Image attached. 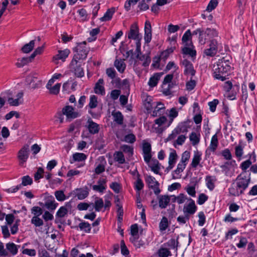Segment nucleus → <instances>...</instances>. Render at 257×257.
<instances>
[{
  "label": "nucleus",
  "instance_id": "nucleus-1",
  "mask_svg": "<svg viewBox=\"0 0 257 257\" xmlns=\"http://www.w3.org/2000/svg\"><path fill=\"white\" fill-rule=\"evenodd\" d=\"M250 180L249 177L244 174H240L236 179V183H232L229 188V194L234 196L242 194L248 187Z\"/></svg>",
  "mask_w": 257,
  "mask_h": 257
},
{
  "label": "nucleus",
  "instance_id": "nucleus-2",
  "mask_svg": "<svg viewBox=\"0 0 257 257\" xmlns=\"http://www.w3.org/2000/svg\"><path fill=\"white\" fill-rule=\"evenodd\" d=\"M230 62L225 58L219 59L214 65L213 76L215 79L223 81L226 79L225 74L230 69Z\"/></svg>",
  "mask_w": 257,
  "mask_h": 257
},
{
  "label": "nucleus",
  "instance_id": "nucleus-3",
  "mask_svg": "<svg viewBox=\"0 0 257 257\" xmlns=\"http://www.w3.org/2000/svg\"><path fill=\"white\" fill-rule=\"evenodd\" d=\"M86 41L77 43V46L73 49L74 54L72 60H84L87 58L90 49L86 46Z\"/></svg>",
  "mask_w": 257,
  "mask_h": 257
},
{
  "label": "nucleus",
  "instance_id": "nucleus-4",
  "mask_svg": "<svg viewBox=\"0 0 257 257\" xmlns=\"http://www.w3.org/2000/svg\"><path fill=\"white\" fill-rule=\"evenodd\" d=\"M145 181L150 189L153 190L154 194L158 196L161 192L159 188L160 183L156 180L155 177L151 175H147L145 177Z\"/></svg>",
  "mask_w": 257,
  "mask_h": 257
},
{
  "label": "nucleus",
  "instance_id": "nucleus-5",
  "mask_svg": "<svg viewBox=\"0 0 257 257\" xmlns=\"http://www.w3.org/2000/svg\"><path fill=\"white\" fill-rule=\"evenodd\" d=\"M70 68L71 72L74 74L76 77L81 78L84 76L83 68L81 67V64L78 61L72 60L70 64Z\"/></svg>",
  "mask_w": 257,
  "mask_h": 257
},
{
  "label": "nucleus",
  "instance_id": "nucleus-6",
  "mask_svg": "<svg viewBox=\"0 0 257 257\" xmlns=\"http://www.w3.org/2000/svg\"><path fill=\"white\" fill-rule=\"evenodd\" d=\"M218 42L215 39H212L210 41L209 48L204 50V53L208 56L213 57L215 56L218 51Z\"/></svg>",
  "mask_w": 257,
  "mask_h": 257
},
{
  "label": "nucleus",
  "instance_id": "nucleus-7",
  "mask_svg": "<svg viewBox=\"0 0 257 257\" xmlns=\"http://www.w3.org/2000/svg\"><path fill=\"white\" fill-rule=\"evenodd\" d=\"M127 37L129 39L135 40L136 42H138L139 40L140 42L141 41L142 37L140 35L139 27L137 24L134 23L131 25Z\"/></svg>",
  "mask_w": 257,
  "mask_h": 257
},
{
  "label": "nucleus",
  "instance_id": "nucleus-8",
  "mask_svg": "<svg viewBox=\"0 0 257 257\" xmlns=\"http://www.w3.org/2000/svg\"><path fill=\"white\" fill-rule=\"evenodd\" d=\"M188 200L190 201V202L184 206L183 211L185 215L190 217V215H193L195 213L197 208L193 200L191 198H189Z\"/></svg>",
  "mask_w": 257,
  "mask_h": 257
},
{
  "label": "nucleus",
  "instance_id": "nucleus-9",
  "mask_svg": "<svg viewBox=\"0 0 257 257\" xmlns=\"http://www.w3.org/2000/svg\"><path fill=\"white\" fill-rule=\"evenodd\" d=\"M143 152L144 161L146 163H149L152 158L151 145L149 143L145 142L143 144Z\"/></svg>",
  "mask_w": 257,
  "mask_h": 257
},
{
  "label": "nucleus",
  "instance_id": "nucleus-10",
  "mask_svg": "<svg viewBox=\"0 0 257 257\" xmlns=\"http://www.w3.org/2000/svg\"><path fill=\"white\" fill-rule=\"evenodd\" d=\"M182 64L185 67L184 74L185 75L190 74L191 76H194L195 70L194 69L192 63L187 59H184L182 62Z\"/></svg>",
  "mask_w": 257,
  "mask_h": 257
},
{
  "label": "nucleus",
  "instance_id": "nucleus-11",
  "mask_svg": "<svg viewBox=\"0 0 257 257\" xmlns=\"http://www.w3.org/2000/svg\"><path fill=\"white\" fill-rule=\"evenodd\" d=\"M63 114L65 115L67 118L74 119L78 117V113L74 111L72 106L67 105L62 110Z\"/></svg>",
  "mask_w": 257,
  "mask_h": 257
},
{
  "label": "nucleus",
  "instance_id": "nucleus-12",
  "mask_svg": "<svg viewBox=\"0 0 257 257\" xmlns=\"http://www.w3.org/2000/svg\"><path fill=\"white\" fill-rule=\"evenodd\" d=\"M29 146L28 145L24 146L18 152V158L23 162H26L29 157Z\"/></svg>",
  "mask_w": 257,
  "mask_h": 257
},
{
  "label": "nucleus",
  "instance_id": "nucleus-13",
  "mask_svg": "<svg viewBox=\"0 0 257 257\" xmlns=\"http://www.w3.org/2000/svg\"><path fill=\"white\" fill-rule=\"evenodd\" d=\"M58 52V53L57 55L53 56L54 61L60 60L64 62L70 53V50L68 49H66L64 50H59Z\"/></svg>",
  "mask_w": 257,
  "mask_h": 257
},
{
  "label": "nucleus",
  "instance_id": "nucleus-14",
  "mask_svg": "<svg viewBox=\"0 0 257 257\" xmlns=\"http://www.w3.org/2000/svg\"><path fill=\"white\" fill-rule=\"evenodd\" d=\"M87 123V127L90 134L94 135L99 132V126L97 123L94 122L92 119H89Z\"/></svg>",
  "mask_w": 257,
  "mask_h": 257
},
{
  "label": "nucleus",
  "instance_id": "nucleus-15",
  "mask_svg": "<svg viewBox=\"0 0 257 257\" xmlns=\"http://www.w3.org/2000/svg\"><path fill=\"white\" fill-rule=\"evenodd\" d=\"M104 81L102 78H100L96 83L94 87V91L96 94L103 95L105 94V88L103 86Z\"/></svg>",
  "mask_w": 257,
  "mask_h": 257
},
{
  "label": "nucleus",
  "instance_id": "nucleus-16",
  "mask_svg": "<svg viewBox=\"0 0 257 257\" xmlns=\"http://www.w3.org/2000/svg\"><path fill=\"white\" fill-rule=\"evenodd\" d=\"M165 109V107L164 105L161 102H159L157 103V106L155 107L154 110H153L151 115L153 117H156L158 116H160L162 114H163Z\"/></svg>",
  "mask_w": 257,
  "mask_h": 257
},
{
  "label": "nucleus",
  "instance_id": "nucleus-17",
  "mask_svg": "<svg viewBox=\"0 0 257 257\" xmlns=\"http://www.w3.org/2000/svg\"><path fill=\"white\" fill-rule=\"evenodd\" d=\"M74 192L75 196L77 197L79 200L85 199L88 196L89 194V192L87 191V188L85 189L83 188H77L75 189Z\"/></svg>",
  "mask_w": 257,
  "mask_h": 257
},
{
  "label": "nucleus",
  "instance_id": "nucleus-18",
  "mask_svg": "<svg viewBox=\"0 0 257 257\" xmlns=\"http://www.w3.org/2000/svg\"><path fill=\"white\" fill-rule=\"evenodd\" d=\"M170 201V198L168 195H160L159 198V205L161 208H165Z\"/></svg>",
  "mask_w": 257,
  "mask_h": 257
},
{
  "label": "nucleus",
  "instance_id": "nucleus-19",
  "mask_svg": "<svg viewBox=\"0 0 257 257\" xmlns=\"http://www.w3.org/2000/svg\"><path fill=\"white\" fill-rule=\"evenodd\" d=\"M70 206V203L67 202L66 203L65 206H61L57 211L56 214V218H62L64 217L68 212V210L67 208V206Z\"/></svg>",
  "mask_w": 257,
  "mask_h": 257
},
{
  "label": "nucleus",
  "instance_id": "nucleus-20",
  "mask_svg": "<svg viewBox=\"0 0 257 257\" xmlns=\"http://www.w3.org/2000/svg\"><path fill=\"white\" fill-rule=\"evenodd\" d=\"M73 228L78 229V228L81 230L84 231L86 233H89L91 231V225L87 222H81L78 225V226H75Z\"/></svg>",
  "mask_w": 257,
  "mask_h": 257
},
{
  "label": "nucleus",
  "instance_id": "nucleus-21",
  "mask_svg": "<svg viewBox=\"0 0 257 257\" xmlns=\"http://www.w3.org/2000/svg\"><path fill=\"white\" fill-rule=\"evenodd\" d=\"M161 75V73H155L152 77L150 78L148 82L149 85L151 87L156 86L157 85Z\"/></svg>",
  "mask_w": 257,
  "mask_h": 257
},
{
  "label": "nucleus",
  "instance_id": "nucleus-22",
  "mask_svg": "<svg viewBox=\"0 0 257 257\" xmlns=\"http://www.w3.org/2000/svg\"><path fill=\"white\" fill-rule=\"evenodd\" d=\"M178 111L176 107H173L169 110V120L168 122L167 126H169L174 120V119L178 116Z\"/></svg>",
  "mask_w": 257,
  "mask_h": 257
},
{
  "label": "nucleus",
  "instance_id": "nucleus-23",
  "mask_svg": "<svg viewBox=\"0 0 257 257\" xmlns=\"http://www.w3.org/2000/svg\"><path fill=\"white\" fill-rule=\"evenodd\" d=\"M178 237H177V240H176L175 238H171L166 243H164V245L165 246L168 247L169 249H176V250H177V248L178 246Z\"/></svg>",
  "mask_w": 257,
  "mask_h": 257
},
{
  "label": "nucleus",
  "instance_id": "nucleus-24",
  "mask_svg": "<svg viewBox=\"0 0 257 257\" xmlns=\"http://www.w3.org/2000/svg\"><path fill=\"white\" fill-rule=\"evenodd\" d=\"M114 13V8L109 9L104 14V16L100 18L101 22H105L110 21Z\"/></svg>",
  "mask_w": 257,
  "mask_h": 257
},
{
  "label": "nucleus",
  "instance_id": "nucleus-25",
  "mask_svg": "<svg viewBox=\"0 0 257 257\" xmlns=\"http://www.w3.org/2000/svg\"><path fill=\"white\" fill-rule=\"evenodd\" d=\"M114 66L116 67L118 72L122 73L124 72L126 65L122 60L116 59L114 62Z\"/></svg>",
  "mask_w": 257,
  "mask_h": 257
},
{
  "label": "nucleus",
  "instance_id": "nucleus-26",
  "mask_svg": "<svg viewBox=\"0 0 257 257\" xmlns=\"http://www.w3.org/2000/svg\"><path fill=\"white\" fill-rule=\"evenodd\" d=\"M100 159H101V163L98 165L95 169V173L96 174H100L105 171V165L106 164L105 158L104 157H101Z\"/></svg>",
  "mask_w": 257,
  "mask_h": 257
},
{
  "label": "nucleus",
  "instance_id": "nucleus-27",
  "mask_svg": "<svg viewBox=\"0 0 257 257\" xmlns=\"http://www.w3.org/2000/svg\"><path fill=\"white\" fill-rule=\"evenodd\" d=\"M19 247H20L19 245L18 246L13 242H9L6 244V248L13 255L18 253Z\"/></svg>",
  "mask_w": 257,
  "mask_h": 257
},
{
  "label": "nucleus",
  "instance_id": "nucleus-28",
  "mask_svg": "<svg viewBox=\"0 0 257 257\" xmlns=\"http://www.w3.org/2000/svg\"><path fill=\"white\" fill-rule=\"evenodd\" d=\"M32 60L33 59L31 58V56L29 57H23L18 59L16 65L18 68H21L31 62Z\"/></svg>",
  "mask_w": 257,
  "mask_h": 257
},
{
  "label": "nucleus",
  "instance_id": "nucleus-29",
  "mask_svg": "<svg viewBox=\"0 0 257 257\" xmlns=\"http://www.w3.org/2000/svg\"><path fill=\"white\" fill-rule=\"evenodd\" d=\"M58 205V203L55 202L54 198H53V200H48L45 203V207L50 211H54Z\"/></svg>",
  "mask_w": 257,
  "mask_h": 257
},
{
  "label": "nucleus",
  "instance_id": "nucleus-30",
  "mask_svg": "<svg viewBox=\"0 0 257 257\" xmlns=\"http://www.w3.org/2000/svg\"><path fill=\"white\" fill-rule=\"evenodd\" d=\"M201 160V154L198 152L195 153L191 163L192 167L196 168L199 164Z\"/></svg>",
  "mask_w": 257,
  "mask_h": 257
},
{
  "label": "nucleus",
  "instance_id": "nucleus-31",
  "mask_svg": "<svg viewBox=\"0 0 257 257\" xmlns=\"http://www.w3.org/2000/svg\"><path fill=\"white\" fill-rule=\"evenodd\" d=\"M174 50V48L171 47L166 49L165 51H162L159 57L161 60L165 62L169 56L170 54L172 53Z\"/></svg>",
  "mask_w": 257,
  "mask_h": 257
},
{
  "label": "nucleus",
  "instance_id": "nucleus-32",
  "mask_svg": "<svg viewBox=\"0 0 257 257\" xmlns=\"http://www.w3.org/2000/svg\"><path fill=\"white\" fill-rule=\"evenodd\" d=\"M218 145V138L217 134H216L214 135L211 138V143L209 148L212 152H214L216 150Z\"/></svg>",
  "mask_w": 257,
  "mask_h": 257
},
{
  "label": "nucleus",
  "instance_id": "nucleus-33",
  "mask_svg": "<svg viewBox=\"0 0 257 257\" xmlns=\"http://www.w3.org/2000/svg\"><path fill=\"white\" fill-rule=\"evenodd\" d=\"M113 120L118 124L121 125L123 123V116L122 113L118 111L116 112L112 113Z\"/></svg>",
  "mask_w": 257,
  "mask_h": 257
},
{
  "label": "nucleus",
  "instance_id": "nucleus-34",
  "mask_svg": "<svg viewBox=\"0 0 257 257\" xmlns=\"http://www.w3.org/2000/svg\"><path fill=\"white\" fill-rule=\"evenodd\" d=\"M152 163H151L149 167L151 168V170L156 174H158L159 173V170L160 169V163L159 161L157 159L152 160Z\"/></svg>",
  "mask_w": 257,
  "mask_h": 257
},
{
  "label": "nucleus",
  "instance_id": "nucleus-35",
  "mask_svg": "<svg viewBox=\"0 0 257 257\" xmlns=\"http://www.w3.org/2000/svg\"><path fill=\"white\" fill-rule=\"evenodd\" d=\"M35 40L31 41L29 43L25 44L22 48V51L25 53H28L31 51L35 45Z\"/></svg>",
  "mask_w": 257,
  "mask_h": 257
},
{
  "label": "nucleus",
  "instance_id": "nucleus-36",
  "mask_svg": "<svg viewBox=\"0 0 257 257\" xmlns=\"http://www.w3.org/2000/svg\"><path fill=\"white\" fill-rule=\"evenodd\" d=\"M158 254L160 257H168L172 255L171 251L166 247H161L158 251Z\"/></svg>",
  "mask_w": 257,
  "mask_h": 257
},
{
  "label": "nucleus",
  "instance_id": "nucleus-37",
  "mask_svg": "<svg viewBox=\"0 0 257 257\" xmlns=\"http://www.w3.org/2000/svg\"><path fill=\"white\" fill-rule=\"evenodd\" d=\"M114 159L119 164H122L125 163V158L121 152H116L114 154Z\"/></svg>",
  "mask_w": 257,
  "mask_h": 257
},
{
  "label": "nucleus",
  "instance_id": "nucleus-38",
  "mask_svg": "<svg viewBox=\"0 0 257 257\" xmlns=\"http://www.w3.org/2000/svg\"><path fill=\"white\" fill-rule=\"evenodd\" d=\"M205 35H206L208 38H212L217 36L218 33L215 29L213 28H207L204 31Z\"/></svg>",
  "mask_w": 257,
  "mask_h": 257
},
{
  "label": "nucleus",
  "instance_id": "nucleus-39",
  "mask_svg": "<svg viewBox=\"0 0 257 257\" xmlns=\"http://www.w3.org/2000/svg\"><path fill=\"white\" fill-rule=\"evenodd\" d=\"M205 181L207 188L210 191L213 190L215 187V185L214 183V180L213 179L212 177L211 176H207L205 178Z\"/></svg>",
  "mask_w": 257,
  "mask_h": 257
},
{
  "label": "nucleus",
  "instance_id": "nucleus-40",
  "mask_svg": "<svg viewBox=\"0 0 257 257\" xmlns=\"http://www.w3.org/2000/svg\"><path fill=\"white\" fill-rule=\"evenodd\" d=\"M137 59L141 61H143V65L145 67L149 66L151 62V58L149 55H141Z\"/></svg>",
  "mask_w": 257,
  "mask_h": 257
},
{
  "label": "nucleus",
  "instance_id": "nucleus-41",
  "mask_svg": "<svg viewBox=\"0 0 257 257\" xmlns=\"http://www.w3.org/2000/svg\"><path fill=\"white\" fill-rule=\"evenodd\" d=\"M56 199L59 201H63L68 198L64 194L63 190H57L54 193Z\"/></svg>",
  "mask_w": 257,
  "mask_h": 257
},
{
  "label": "nucleus",
  "instance_id": "nucleus-42",
  "mask_svg": "<svg viewBox=\"0 0 257 257\" xmlns=\"http://www.w3.org/2000/svg\"><path fill=\"white\" fill-rule=\"evenodd\" d=\"M168 226L169 223L168 218L165 216L163 217L159 223L160 230L161 231H164L168 228Z\"/></svg>",
  "mask_w": 257,
  "mask_h": 257
},
{
  "label": "nucleus",
  "instance_id": "nucleus-43",
  "mask_svg": "<svg viewBox=\"0 0 257 257\" xmlns=\"http://www.w3.org/2000/svg\"><path fill=\"white\" fill-rule=\"evenodd\" d=\"M33 183V179L29 176H24L22 178V183L19 184L22 187V186H26L31 185Z\"/></svg>",
  "mask_w": 257,
  "mask_h": 257
},
{
  "label": "nucleus",
  "instance_id": "nucleus-44",
  "mask_svg": "<svg viewBox=\"0 0 257 257\" xmlns=\"http://www.w3.org/2000/svg\"><path fill=\"white\" fill-rule=\"evenodd\" d=\"M144 184L140 178H138L137 181L135 183V189L138 193L139 196L140 195V191L144 188Z\"/></svg>",
  "mask_w": 257,
  "mask_h": 257
},
{
  "label": "nucleus",
  "instance_id": "nucleus-45",
  "mask_svg": "<svg viewBox=\"0 0 257 257\" xmlns=\"http://www.w3.org/2000/svg\"><path fill=\"white\" fill-rule=\"evenodd\" d=\"M232 89L231 94H230L228 97L230 99L233 100L235 99V96L239 92V85L238 84L233 85Z\"/></svg>",
  "mask_w": 257,
  "mask_h": 257
},
{
  "label": "nucleus",
  "instance_id": "nucleus-46",
  "mask_svg": "<svg viewBox=\"0 0 257 257\" xmlns=\"http://www.w3.org/2000/svg\"><path fill=\"white\" fill-rule=\"evenodd\" d=\"M31 222L36 227H40L44 224L43 221L39 216H33L31 219Z\"/></svg>",
  "mask_w": 257,
  "mask_h": 257
},
{
  "label": "nucleus",
  "instance_id": "nucleus-47",
  "mask_svg": "<svg viewBox=\"0 0 257 257\" xmlns=\"http://www.w3.org/2000/svg\"><path fill=\"white\" fill-rule=\"evenodd\" d=\"M98 105L97 97L94 95H91L88 106L90 108H94Z\"/></svg>",
  "mask_w": 257,
  "mask_h": 257
},
{
  "label": "nucleus",
  "instance_id": "nucleus-48",
  "mask_svg": "<svg viewBox=\"0 0 257 257\" xmlns=\"http://www.w3.org/2000/svg\"><path fill=\"white\" fill-rule=\"evenodd\" d=\"M74 161H83L86 160V156L83 153H76L73 155Z\"/></svg>",
  "mask_w": 257,
  "mask_h": 257
},
{
  "label": "nucleus",
  "instance_id": "nucleus-49",
  "mask_svg": "<svg viewBox=\"0 0 257 257\" xmlns=\"http://www.w3.org/2000/svg\"><path fill=\"white\" fill-rule=\"evenodd\" d=\"M177 159V155L176 151L173 150L170 153L169 157V164L175 165Z\"/></svg>",
  "mask_w": 257,
  "mask_h": 257
},
{
  "label": "nucleus",
  "instance_id": "nucleus-50",
  "mask_svg": "<svg viewBox=\"0 0 257 257\" xmlns=\"http://www.w3.org/2000/svg\"><path fill=\"white\" fill-rule=\"evenodd\" d=\"M189 138L190 141L192 142V144L193 146H195L199 143L200 139L197 134L194 132H192L190 134Z\"/></svg>",
  "mask_w": 257,
  "mask_h": 257
},
{
  "label": "nucleus",
  "instance_id": "nucleus-51",
  "mask_svg": "<svg viewBox=\"0 0 257 257\" xmlns=\"http://www.w3.org/2000/svg\"><path fill=\"white\" fill-rule=\"evenodd\" d=\"M61 86L60 83H57L53 87L51 86L49 88H47L49 90L50 93L52 94H57L59 93L60 91V88Z\"/></svg>",
  "mask_w": 257,
  "mask_h": 257
},
{
  "label": "nucleus",
  "instance_id": "nucleus-52",
  "mask_svg": "<svg viewBox=\"0 0 257 257\" xmlns=\"http://www.w3.org/2000/svg\"><path fill=\"white\" fill-rule=\"evenodd\" d=\"M104 203L102 198H99L95 201L94 208L96 211H100Z\"/></svg>",
  "mask_w": 257,
  "mask_h": 257
},
{
  "label": "nucleus",
  "instance_id": "nucleus-53",
  "mask_svg": "<svg viewBox=\"0 0 257 257\" xmlns=\"http://www.w3.org/2000/svg\"><path fill=\"white\" fill-rule=\"evenodd\" d=\"M31 212L34 216H40L43 214V209L39 206H34L31 209Z\"/></svg>",
  "mask_w": 257,
  "mask_h": 257
},
{
  "label": "nucleus",
  "instance_id": "nucleus-54",
  "mask_svg": "<svg viewBox=\"0 0 257 257\" xmlns=\"http://www.w3.org/2000/svg\"><path fill=\"white\" fill-rule=\"evenodd\" d=\"M120 149L123 152L127 153L129 156H132L133 155V148L128 145H122Z\"/></svg>",
  "mask_w": 257,
  "mask_h": 257
},
{
  "label": "nucleus",
  "instance_id": "nucleus-55",
  "mask_svg": "<svg viewBox=\"0 0 257 257\" xmlns=\"http://www.w3.org/2000/svg\"><path fill=\"white\" fill-rule=\"evenodd\" d=\"M208 196L207 195L204 193H201L198 196L197 202L199 205H202L208 200Z\"/></svg>",
  "mask_w": 257,
  "mask_h": 257
},
{
  "label": "nucleus",
  "instance_id": "nucleus-56",
  "mask_svg": "<svg viewBox=\"0 0 257 257\" xmlns=\"http://www.w3.org/2000/svg\"><path fill=\"white\" fill-rule=\"evenodd\" d=\"M183 53L185 54L189 55L191 57H194L196 55V52L195 50H193L189 47H184L182 49Z\"/></svg>",
  "mask_w": 257,
  "mask_h": 257
},
{
  "label": "nucleus",
  "instance_id": "nucleus-57",
  "mask_svg": "<svg viewBox=\"0 0 257 257\" xmlns=\"http://www.w3.org/2000/svg\"><path fill=\"white\" fill-rule=\"evenodd\" d=\"M167 122V119L166 116H162L155 120V123L158 124L159 126L165 124Z\"/></svg>",
  "mask_w": 257,
  "mask_h": 257
},
{
  "label": "nucleus",
  "instance_id": "nucleus-58",
  "mask_svg": "<svg viewBox=\"0 0 257 257\" xmlns=\"http://www.w3.org/2000/svg\"><path fill=\"white\" fill-rule=\"evenodd\" d=\"M221 155L225 160H230L232 159V155L228 149H225L221 153Z\"/></svg>",
  "mask_w": 257,
  "mask_h": 257
},
{
  "label": "nucleus",
  "instance_id": "nucleus-59",
  "mask_svg": "<svg viewBox=\"0 0 257 257\" xmlns=\"http://www.w3.org/2000/svg\"><path fill=\"white\" fill-rule=\"evenodd\" d=\"M120 248H121V253L123 255H127L129 254V250L127 249L126 246L125 244L124 241L123 240H121L120 241Z\"/></svg>",
  "mask_w": 257,
  "mask_h": 257
},
{
  "label": "nucleus",
  "instance_id": "nucleus-60",
  "mask_svg": "<svg viewBox=\"0 0 257 257\" xmlns=\"http://www.w3.org/2000/svg\"><path fill=\"white\" fill-rule=\"evenodd\" d=\"M217 0H211L207 7L206 10L208 12L212 11L217 7Z\"/></svg>",
  "mask_w": 257,
  "mask_h": 257
},
{
  "label": "nucleus",
  "instance_id": "nucleus-61",
  "mask_svg": "<svg viewBox=\"0 0 257 257\" xmlns=\"http://www.w3.org/2000/svg\"><path fill=\"white\" fill-rule=\"evenodd\" d=\"M106 74L111 79H114L116 75V72L113 68H108L106 70Z\"/></svg>",
  "mask_w": 257,
  "mask_h": 257
},
{
  "label": "nucleus",
  "instance_id": "nucleus-62",
  "mask_svg": "<svg viewBox=\"0 0 257 257\" xmlns=\"http://www.w3.org/2000/svg\"><path fill=\"white\" fill-rule=\"evenodd\" d=\"M198 216L199 217L198 225L200 226H202L204 224L206 219L204 213L202 211L199 212Z\"/></svg>",
  "mask_w": 257,
  "mask_h": 257
},
{
  "label": "nucleus",
  "instance_id": "nucleus-63",
  "mask_svg": "<svg viewBox=\"0 0 257 257\" xmlns=\"http://www.w3.org/2000/svg\"><path fill=\"white\" fill-rule=\"evenodd\" d=\"M109 187L116 193H118L120 192L121 188L120 185L119 183L116 182H112L110 185Z\"/></svg>",
  "mask_w": 257,
  "mask_h": 257
},
{
  "label": "nucleus",
  "instance_id": "nucleus-64",
  "mask_svg": "<svg viewBox=\"0 0 257 257\" xmlns=\"http://www.w3.org/2000/svg\"><path fill=\"white\" fill-rule=\"evenodd\" d=\"M189 216L184 214V216L181 215L178 216L177 218V221L180 224H184L186 223V222L189 220Z\"/></svg>",
  "mask_w": 257,
  "mask_h": 257
}]
</instances>
